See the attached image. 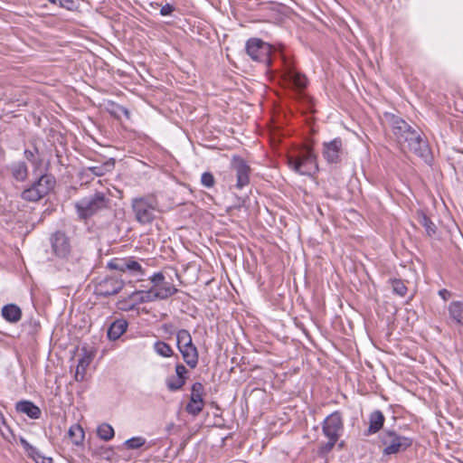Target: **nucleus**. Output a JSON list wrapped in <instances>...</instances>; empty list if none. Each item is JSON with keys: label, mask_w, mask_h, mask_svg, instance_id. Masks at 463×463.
Instances as JSON below:
<instances>
[{"label": "nucleus", "mask_w": 463, "mask_h": 463, "mask_svg": "<svg viewBox=\"0 0 463 463\" xmlns=\"http://www.w3.org/2000/svg\"><path fill=\"white\" fill-rule=\"evenodd\" d=\"M246 52L251 60L263 63L269 68L276 58H279L283 64L282 78L288 86L302 90L307 86V78L299 73L288 63L280 53L275 52L273 47L259 38H250L246 43Z\"/></svg>", "instance_id": "f257e3e1"}, {"label": "nucleus", "mask_w": 463, "mask_h": 463, "mask_svg": "<svg viewBox=\"0 0 463 463\" xmlns=\"http://www.w3.org/2000/svg\"><path fill=\"white\" fill-rule=\"evenodd\" d=\"M392 132L403 150L412 152L419 157L428 161L430 158V149L428 141L423 137L420 128H415L400 117H389Z\"/></svg>", "instance_id": "f03ea898"}, {"label": "nucleus", "mask_w": 463, "mask_h": 463, "mask_svg": "<svg viewBox=\"0 0 463 463\" xmlns=\"http://www.w3.org/2000/svg\"><path fill=\"white\" fill-rule=\"evenodd\" d=\"M111 200L103 192L96 191L74 203V208L80 220L87 221L91 217L110 209Z\"/></svg>", "instance_id": "7ed1b4c3"}, {"label": "nucleus", "mask_w": 463, "mask_h": 463, "mask_svg": "<svg viewBox=\"0 0 463 463\" xmlns=\"http://www.w3.org/2000/svg\"><path fill=\"white\" fill-rule=\"evenodd\" d=\"M344 430V420L340 411H335L324 420L322 423V433L327 439V441H322L319 444V456H326L333 450L342 436Z\"/></svg>", "instance_id": "20e7f679"}, {"label": "nucleus", "mask_w": 463, "mask_h": 463, "mask_svg": "<svg viewBox=\"0 0 463 463\" xmlns=\"http://www.w3.org/2000/svg\"><path fill=\"white\" fill-rule=\"evenodd\" d=\"M131 207L136 220L141 224L152 222L158 212L159 203L155 194L135 197L131 201Z\"/></svg>", "instance_id": "39448f33"}, {"label": "nucleus", "mask_w": 463, "mask_h": 463, "mask_svg": "<svg viewBox=\"0 0 463 463\" xmlns=\"http://www.w3.org/2000/svg\"><path fill=\"white\" fill-rule=\"evenodd\" d=\"M56 179L52 174H42L21 193V198L26 202L35 203L48 195L55 187Z\"/></svg>", "instance_id": "423d86ee"}, {"label": "nucleus", "mask_w": 463, "mask_h": 463, "mask_svg": "<svg viewBox=\"0 0 463 463\" xmlns=\"http://www.w3.org/2000/svg\"><path fill=\"white\" fill-rule=\"evenodd\" d=\"M288 166L302 175H312L318 171L317 156L310 147L298 152L297 156L288 157Z\"/></svg>", "instance_id": "0eeeda50"}, {"label": "nucleus", "mask_w": 463, "mask_h": 463, "mask_svg": "<svg viewBox=\"0 0 463 463\" xmlns=\"http://www.w3.org/2000/svg\"><path fill=\"white\" fill-rule=\"evenodd\" d=\"M380 442L383 447V454L389 456L405 451L412 445L413 439L393 430H384L380 435Z\"/></svg>", "instance_id": "6e6552de"}, {"label": "nucleus", "mask_w": 463, "mask_h": 463, "mask_svg": "<svg viewBox=\"0 0 463 463\" xmlns=\"http://www.w3.org/2000/svg\"><path fill=\"white\" fill-rule=\"evenodd\" d=\"M176 345L184 363L190 368H195L198 364L199 353L188 330L180 329L176 332Z\"/></svg>", "instance_id": "1a4fd4ad"}, {"label": "nucleus", "mask_w": 463, "mask_h": 463, "mask_svg": "<svg viewBox=\"0 0 463 463\" xmlns=\"http://www.w3.org/2000/svg\"><path fill=\"white\" fill-rule=\"evenodd\" d=\"M232 172L235 174L237 189H242L250 183V166L239 156H233L231 163Z\"/></svg>", "instance_id": "9d476101"}, {"label": "nucleus", "mask_w": 463, "mask_h": 463, "mask_svg": "<svg viewBox=\"0 0 463 463\" xmlns=\"http://www.w3.org/2000/svg\"><path fill=\"white\" fill-rule=\"evenodd\" d=\"M322 155L328 164H339L344 155L343 141L335 137L331 141L323 143Z\"/></svg>", "instance_id": "9b49d317"}, {"label": "nucleus", "mask_w": 463, "mask_h": 463, "mask_svg": "<svg viewBox=\"0 0 463 463\" xmlns=\"http://www.w3.org/2000/svg\"><path fill=\"white\" fill-rule=\"evenodd\" d=\"M53 254L60 259H66L71 252V242L65 232L57 231L50 237Z\"/></svg>", "instance_id": "f8f14e48"}, {"label": "nucleus", "mask_w": 463, "mask_h": 463, "mask_svg": "<svg viewBox=\"0 0 463 463\" xmlns=\"http://www.w3.org/2000/svg\"><path fill=\"white\" fill-rule=\"evenodd\" d=\"M123 288L124 281L122 279L109 277L105 278L96 286V293L99 296L108 298L118 294Z\"/></svg>", "instance_id": "ddd939ff"}, {"label": "nucleus", "mask_w": 463, "mask_h": 463, "mask_svg": "<svg viewBox=\"0 0 463 463\" xmlns=\"http://www.w3.org/2000/svg\"><path fill=\"white\" fill-rule=\"evenodd\" d=\"M38 141L37 138H33L30 140V145L32 146V149H24V158L29 161L34 168H39L43 164V158L41 157V151L38 146Z\"/></svg>", "instance_id": "4468645a"}, {"label": "nucleus", "mask_w": 463, "mask_h": 463, "mask_svg": "<svg viewBox=\"0 0 463 463\" xmlns=\"http://www.w3.org/2000/svg\"><path fill=\"white\" fill-rule=\"evenodd\" d=\"M385 417L379 410L373 411L369 415V427L365 431V435H373L379 432L384 424Z\"/></svg>", "instance_id": "2eb2a0df"}, {"label": "nucleus", "mask_w": 463, "mask_h": 463, "mask_svg": "<svg viewBox=\"0 0 463 463\" xmlns=\"http://www.w3.org/2000/svg\"><path fill=\"white\" fill-rule=\"evenodd\" d=\"M115 167V159L109 158L105 162L100 165L87 166L84 168V174L88 175L89 173L96 175V176H103L107 173L111 172Z\"/></svg>", "instance_id": "dca6fc26"}, {"label": "nucleus", "mask_w": 463, "mask_h": 463, "mask_svg": "<svg viewBox=\"0 0 463 463\" xmlns=\"http://www.w3.org/2000/svg\"><path fill=\"white\" fill-rule=\"evenodd\" d=\"M15 409L18 412L26 414L29 418L37 420L41 417L42 411L38 406L30 401H20L16 403Z\"/></svg>", "instance_id": "f3484780"}, {"label": "nucleus", "mask_w": 463, "mask_h": 463, "mask_svg": "<svg viewBox=\"0 0 463 463\" xmlns=\"http://www.w3.org/2000/svg\"><path fill=\"white\" fill-rule=\"evenodd\" d=\"M82 351L84 352L83 355L79 359L76 368L75 380L77 382L84 380L86 370L94 357L93 354L91 352H87L85 348H83Z\"/></svg>", "instance_id": "a211bd4d"}, {"label": "nucleus", "mask_w": 463, "mask_h": 463, "mask_svg": "<svg viewBox=\"0 0 463 463\" xmlns=\"http://www.w3.org/2000/svg\"><path fill=\"white\" fill-rule=\"evenodd\" d=\"M2 317L7 322L15 324L22 318V310L15 304H7L2 307Z\"/></svg>", "instance_id": "6ab92c4d"}, {"label": "nucleus", "mask_w": 463, "mask_h": 463, "mask_svg": "<svg viewBox=\"0 0 463 463\" xmlns=\"http://www.w3.org/2000/svg\"><path fill=\"white\" fill-rule=\"evenodd\" d=\"M128 322L125 319L115 320L108 329V337L109 340L118 339L127 330Z\"/></svg>", "instance_id": "aec40b11"}, {"label": "nucleus", "mask_w": 463, "mask_h": 463, "mask_svg": "<svg viewBox=\"0 0 463 463\" xmlns=\"http://www.w3.org/2000/svg\"><path fill=\"white\" fill-rule=\"evenodd\" d=\"M9 169L13 178L17 182H24L28 177V166L24 161L12 164Z\"/></svg>", "instance_id": "412c9836"}, {"label": "nucleus", "mask_w": 463, "mask_h": 463, "mask_svg": "<svg viewBox=\"0 0 463 463\" xmlns=\"http://www.w3.org/2000/svg\"><path fill=\"white\" fill-rule=\"evenodd\" d=\"M448 310L449 318L456 324L463 326V301H452Z\"/></svg>", "instance_id": "4be33fe9"}, {"label": "nucleus", "mask_w": 463, "mask_h": 463, "mask_svg": "<svg viewBox=\"0 0 463 463\" xmlns=\"http://www.w3.org/2000/svg\"><path fill=\"white\" fill-rule=\"evenodd\" d=\"M133 298H136L139 303L152 302L156 299V288H151L148 290H139L133 293Z\"/></svg>", "instance_id": "5701e85b"}, {"label": "nucleus", "mask_w": 463, "mask_h": 463, "mask_svg": "<svg viewBox=\"0 0 463 463\" xmlns=\"http://www.w3.org/2000/svg\"><path fill=\"white\" fill-rule=\"evenodd\" d=\"M418 222L425 228L426 234L429 237H433L436 234L437 226L424 213L420 212L418 213Z\"/></svg>", "instance_id": "b1692460"}, {"label": "nucleus", "mask_w": 463, "mask_h": 463, "mask_svg": "<svg viewBox=\"0 0 463 463\" xmlns=\"http://www.w3.org/2000/svg\"><path fill=\"white\" fill-rule=\"evenodd\" d=\"M68 435L74 445L82 444L85 437L84 430L79 424L71 426L68 431Z\"/></svg>", "instance_id": "393cba45"}, {"label": "nucleus", "mask_w": 463, "mask_h": 463, "mask_svg": "<svg viewBox=\"0 0 463 463\" xmlns=\"http://www.w3.org/2000/svg\"><path fill=\"white\" fill-rule=\"evenodd\" d=\"M177 291V288L174 285L165 281L156 288V294L159 299H166L175 295Z\"/></svg>", "instance_id": "a878e982"}, {"label": "nucleus", "mask_w": 463, "mask_h": 463, "mask_svg": "<svg viewBox=\"0 0 463 463\" xmlns=\"http://www.w3.org/2000/svg\"><path fill=\"white\" fill-rule=\"evenodd\" d=\"M20 443L27 456L31 458L34 462L43 456L40 451L35 447L32 446L24 438H20Z\"/></svg>", "instance_id": "bb28decb"}, {"label": "nucleus", "mask_w": 463, "mask_h": 463, "mask_svg": "<svg viewBox=\"0 0 463 463\" xmlns=\"http://www.w3.org/2000/svg\"><path fill=\"white\" fill-rule=\"evenodd\" d=\"M154 350L158 355L163 357H170L174 354L172 347L163 341L156 342L154 344Z\"/></svg>", "instance_id": "cd10ccee"}, {"label": "nucleus", "mask_w": 463, "mask_h": 463, "mask_svg": "<svg viewBox=\"0 0 463 463\" xmlns=\"http://www.w3.org/2000/svg\"><path fill=\"white\" fill-rule=\"evenodd\" d=\"M97 433L101 439L109 441L114 437V429L108 423H102L98 427Z\"/></svg>", "instance_id": "c85d7f7f"}, {"label": "nucleus", "mask_w": 463, "mask_h": 463, "mask_svg": "<svg viewBox=\"0 0 463 463\" xmlns=\"http://www.w3.org/2000/svg\"><path fill=\"white\" fill-rule=\"evenodd\" d=\"M204 401H195L194 399H190L189 402L185 406V411L187 413L197 416L203 409Z\"/></svg>", "instance_id": "c756f323"}, {"label": "nucleus", "mask_w": 463, "mask_h": 463, "mask_svg": "<svg viewBox=\"0 0 463 463\" xmlns=\"http://www.w3.org/2000/svg\"><path fill=\"white\" fill-rule=\"evenodd\" d=\"M128 258L113 259L108 263V267L111 269L118 270L121 272L128 271Z\"/></svg>", "instance_id": "7c9ffc66"}, {"label": "nucleus", "mask_w": 463, "mask_h": 463, "mask_svg": "<svg viewBox=\"0 0 463 463\" xmlns=\"http://www.w3.org/2000/svg\"><path fill=\"white\" fill-rule=\"evenodd\" d=\"M128 271H129L132 275H145L146 273L142 265L133 257L128 258Z\"/></svg>", "instance_id": "2f4dec72"}, {"label": "nucleus", "mask_w": 463, "mask_h": 463, "mask_svg": "<svg viewBox=\"0 0 463 463\" xmlns=\"http://www.w3.org/2000/svg\"><path fill=\"white\" fill-rule=\"evenodd\" d=\"M184 384L185 379L172 376L166 380V386L171 392H175L182 389Z\"/></svg>", "instance_id": "473e14b6"}, {"label": "nucleus", "mask_w": 463, "mask_h": 463, "mask_svg": "<svg viewBox=\"0 0 463 463\" xmlns=\"http://www.w3.org/2000/svg\"><path fill=\"white\" fill-rule=\"evenodd\" d=\"M203 395H204L203 385L199 382L194 383L191 388L190 399H194L195 401H203Z\"/></svg>", "instance_id": "72a5a7b5"}, {"label": "nucleus", "mask_w": 463, "mask_h": 463, "mask_svg": "<svg viewBox=\"0 0 463 463\" xmlns=\"http://www.w3.org/2000/svg\"><path fill=\"white\" fill-rule=\"evenodd\" d=\"M391 284L392 288L393 293L397 294L400 297H404L407 293V287L404 282L398 279H391Z\"/></svg>", "instance_id": "f704fd0d"}, {"label": "nucleus", "mask_w": 463, "mask_h": 463, "mask_svg": "<svg viewBox=\"0 0 463 463\" xmlns=\"http://www.w3.org/2000/svg\"><path fill=\"white\" fill-rule=\"evenodd\" d=\"M146 443V439L143 437H133L125 441V446L128 449H137L141 448Z\"/></svg>", "instance_id": "c9c22d12"}, {"label": "nucleus", "mask_w": 463, "mask_h": 463, "mask_svg": "<svg viewBox=\"0 0 463 463\" xmlns=\"http://www.w3.org/2000/svg\"><path fill=\"white\" fill-rule=\"evenodd\" d=\"M110 113L117 118H119L120 115H124L127 118H130V112L126 107L115 103L112 104Z\"/></svg>", "instance_id": "e433bc0d"}, {"label": "nucleus", "mask_w": 463, "mask_h": 463, "mask_svg": "<svg viewBox=\"0 0 463 463\" xmlns=\"http://www.w3.org/2000/svg\"><path fill=\"white\" fill-rule=\"evenodd\" d=\"M201 183L204 187L212 188L215 184V178L210 172H204L201 176Z\"/></svg>", "instance_id": "4c0bfd02"}, {"label": "nucleus", "mask_w": 463, "mask_h": 463, "mask_svg": "<svg viewBox=\"0 0 463 463\" xmlns=\"http://www.w3.org/2000/svg\"><path fill=\"white\" fill-rule=\"evenodd\" d=\"M149 280L154 284V288H157L165 281V276L163 272H156L149 277Z\"/></svg>", "instance_id": "58836bf2"}, {"label": "nucleus", "mask_w": 463, "mask_h": 463, "mask_svg": "<svg viewBox=\"0 0 463 463\" xmlns=\"http://www.w3.org/2000/svg\"><path fill=\"white\" fill-rule=\"evenodd\" d=\"M161 331L165 334V335H176V330H175V326L172 324V323H165L161 326Z\"/></svg>", "instance_id": "ea45409f"}, {"label": "nucleus", "mask_w": 463, "mask_h": 463, "mask_svg": "<svg viewBox=\"0 0 463 463\" xmlns=\"http://www.w3.org/2000/svg\"><path fill=\"white\" fill-rule=\"evenodd\" d=\"M188 373V370L183 364H177L175 365V373L176 377L185 379V374Z\"/></svg>", "instance_id": "a19ab883"}, {"label": "nucleus", "mask_w": 463, "mask_h": 463, "mask_svg": "<svg viewBox=\"0 0 463 463\" xmlns=\"http://www.w3.org/2000/svg\"><path fill=\"white\" fill-rule=\"evenodd\" d=\"M175 11V7L171 4H165L160 9V14L163 16L170 15Z\"/></svg>", "instance_id": "79ce46f5"}, {"label": "nucleus", "mask_w": 463, "mask_h": 463, "mask_svg": "<svg viewBox=\"0 0 463 463\" xmlns=\"http://www.w3.org/2000/svg\"><path fill=\"white\" fill-rule=\"evenodd\" d=\"M55 4L59 3L61 6L71 9L74 6V0H54Z\"/></svg>", "instance_id": "37998d69"}, {"label": "nucleus", "mask_w": 463, "mask_h": 463, "mask_svg": "<svg viewBox=\"0 0 463 463\" xmlns=\"http://www.w3.org/2000/svg\"><path fill=\"white\" fill-rule=\"evenodd\" d=\"M439 295L440 296V298L442 299H444L445 301H447L450 297H451V293L450 291H449L448 289L446 288H443V289H440L439 291Z\"/></svg>", "instance_id": "c03bdc74"}, {"label": "nucleus", "mask_w": 463, "mask_h": 463, "mask_svg": "<svg viewBox=\"0 0 463 463\" xmlns=\"http://www.w3.org/2000/svg\"><path fill=\"white\" fill-rule=\"evenodd\" d=\"M35 463H52V458L42 456L39 459L35 461Z\"/></svg>", "instance_id": "a18cd8bd"}, {"label": "nucleus", "mask_w": 463, "mask_h": 463, "mask_svg": "<svg viewBox=\"0 0 463 463\" xmlns=\"http://www.w3.org/2000/svg\"><path fill=\"white\" fill-rule=\"evenodd\" d=\"M344 444L345 442L344 441H341L340 443L337 442V445L340 449H342L344 447Z\"/></svg>", "instance_id": "49530a36"}, {"label": "nucleus", "mask_w": 463, "mask_h": 463, "mask_svg": "<svg viewBox=\"0 0 463 463\" xmlns=\"http://www.w3.org/2000/svg\"><path fill=\"white\" fill-rule=\"evenodd\" d=\"M50 3L52 4H54L55 5V1L54 0H48Z\"/></svg>", "instance_id": "de8ad7c7"}]
</instances>
